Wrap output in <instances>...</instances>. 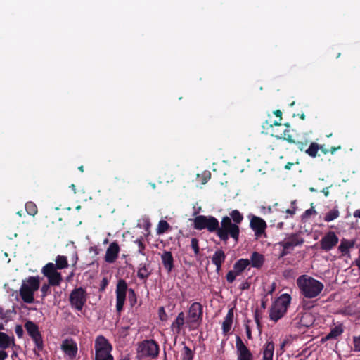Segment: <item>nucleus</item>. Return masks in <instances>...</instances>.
I'll list each match as a JSON object with an SVG mask.
<instances>
[{"label": "nucleus", "instance_id": "nucleus-64", "mask_svg": "<svg viewBox=\"0 0 360 360\" xmlns=\"http://www.w3.org/2000/svg\"><path fill=\"white\" fill-rule=\"evenodd\" d=\"M78 169H79L80 172H84V167H83L82 165H81V166H79V167H78Z\"/></svg>", "mask_w": 360, "mask_h": 360}, {"label": "nucleus", "instance_id": "nucleus-35", "mask_svg": "<svg viewBox=\"0 0 360 360\" xmlns=\"http://www.w3.org/2000/svg\"><path fill=\"white\" fill-rule=\"evenodd\" d=\"M230 218L233 220V224L238 225L243 220V214L238 210H234L230 213Z\"/></svg>", "mask_w": 360, "mask_h": 360}, {"label": "nucleus", "instance_id": "nucleus-12", "mask_svg": "<svg viewBox=\"0 0 360 360\" xmlns=\"http://www.w3.org/2000/svg\"><path fill=\"white\" fill-rule=\"evenodd\" d=\"M86 300V292L82 287L75 288L69 297L70 305L78 311L83 309Z\"/></svg>", "mask_w": 360, "mask_h": 360}, {"label": "nucleus", "instance_id": "nucleus-61", "mask_svg": "<svg viewBox=\"0 0 360 360\" xmlns=\"http://www.w3.org/2000/svg\"><path fill=\"white\" fill-rule=\"evenodd\" d=\"M309 302H305L304 304H303V307L305 309H309L312 307V305H310L309 304Z\"/></svg>", "mask_w": 360, "mask_h": 360}, {"label": "nucleus", "instance_id": "nucleus-3", "mask_svg": "<svg viewBox=\"0 0 360 360\" xmlns=\"http://www.w3.org/2000/svg\"><path fill=\"white\" fill-rule=\"evenodd\" d=\"M40 287V278L39 276H30L22 280V285L19 290V294L22 301L27 304L34 302V292Z\"/></svg>", "mask_w": 360, "mask_h": 360}, {"label": "nucleus", "instance_id": "nucleus-43", "mask_svg": "<svg viewBox=\"0 0 360 360\" xmlns=\"http://www.w3.org/2000/svg\"><path fill=\"white\" fill-rule=\"evenodd\" d=\"M297 146V148L301 150V151H304L305 152V150H306V147L307 146V141H295V143H294Z\"/></svg>", "mask_w": 360, "mask_h": 360}, {"label": "nucleus", "instance_id": "nucleus-26", "mask_svg": "<svg viewBox=\"0 0 360 360\" xmlns=\"http://www.w3.org/2000/svg\"><path fill=\"white\" fill-rule=\"evenodd\" d=\"M147 263H141L137 271V276L142 280H146L151 274L152 271L150 269V262L147 259Z\"/></svg>", "mask_w": 360, "mask_h": 360}, {"label": "nucleus", "instance_id": "nucleus-25", "mask_svg": "<svg viewBox=\"0 0 360 360\" xmlns=\"http://www.w3.org/2000/svg\"><path fill=\"white\" fill-rule=\"evenodd\" d=\"M161 261L167 273H170L174 268V257L169 251H165L161 255Z\"/></svg>", "mask_w": 360, "mask_h": 360}, {"label": "nucleus", "instance_id": "nucleus-6", "mask_svg": "<svg viewBox=\"0 0 360 360\" xmlns=\"http://www.w3.org/2000/svg\"><path fill=\"white\" fill-rule=\"evenodd\" d=\"M291 302V297L289 294L284 293L279 296L273 303L270 311L269 318L276 322L281 319L286 313Z\"/></svg>", "mask_w": 360, "mask_h": 360}, {"label": "nucleus", "instance_id": "nucleus-41", "mask_svg": "<svg viewBox=\"0 0 360 360\" xmlns=\"http://www.w3.org/2000/svg\"><path fill=\"white\" fill-rule=\"evenodd\" d=\"M263 128L265 129L267 127L273 128L274 127H281V124L278 121L268 122L267 120L263 123Z\"/></svg>", "mask_w": 360, "mask_h": 360}, {"label": "nucleus", "instance_id": "nucleus-31", "mask_svg": "<svg viewBox=\"0 0 360 360\" xmlns=\"http://www.w3.org/2000/svg\"><path fill=\"white\" fill-rule=\"evenodd\" d=\"M344 331V328L342 324L335 326L331 328L329 333H328L323 339V341L336 339L338 337L342 335Z\"/></svg>", "mask_w": 360, "mask_h": 360}, {"label": "nucleus", "instance_id": "nucleus-10", "mask_svg": "<svg viewBox=\"0 0 360 360\" xmlns=\"http://www.w3.org/2000/svg\"><path fill=\"white\" fill-rule=\"evenodd\" d=\"M24 326L34 343V353L39 355V353L43 351L44 347L42 335L39 331V326L32 321H26Z\"/></svg>", "mask_w": 360, "mask_h": 360}, {"label": "nucleus", "instance_id": "nucleus-5", "mask_svg": "<svg viewBox=\"0 0 360 360\" xmlns=\"http://www.w3.org/2000/svg\"><path fill=\"white\" fill-rule=\"evenodd\" d=\"M43 275L47 278L48 283H44L41 287V299L44 300L51 292V286H59L63 281L61 273L55 272L52 265H48L41 269Z\"/></svg>", "mask_w": 360, "mask_h": 360}, {"label": "nucleus", "instance_id": "nucleus-58", "mask_svg": "<svg viewBox=\"0 0 360 360\" xmlns=\"http://www.w3.org/2000/svg\"><path fill=\"white\" fill-rule=\"evenodd\" d=\"M353 215L356 218H360V209L355 210Z\"/></svg>", "mask_w": 360, "mask_h": 360}, {"label": "nucleus", "instance_id": "nucleus-59", "mask_svg": "<svg viewBox=\"0 0 360 360\" xmlns=\"http://www.w3.org/2000/svg\"><path fill=\"white\" fill-rule=\"evenodd\" d=\"M293 165H294V164H293V163H292V162H288V163L285 165V169L289 170V169H291V167H292V166Z\"/></svg>", "mask_w": 360, "mask_h": 360}, {"label": "nucleus", "instance_id": "nucleus-14", "mask_svg": "<svg viewBox=\"0 0 360 360\" xmlns=\"http://www.w3.org/2000/svg\"><path fill=\"white\" fill-rule=\"evenodd\" d=\"M304 242V238L299 233H293L287 236L283 240L280 241L278 244L282 248L290 249L291 251L295 247L302 245Z\"/></svg>", "mask_w": 360, "mask_h": 360}, {"label": "nucleus", "instance_id": "nucleus-42", "mask_svg": "<svg viewBox=\"0 0 360 360\" xmlns=\"http://www.w3.org/2000/svg\"><path fill=\"white\" fill-rule=\"evenodd\" d=\"M316 211L313 208H310L307 210L302 214V219H307L309 218L311 214H316Z\"/></svg>", "mask_w": 360, "mask_h": 360}, {"label": "nucleus", "instance_id": "nucleus-57", "mask_svg": "<svg viewBox=\"0 0 360 360\" xmlns=\"http://www.w3.org/2000/svg\"><path fill=\"white\" fill-rule=\"evenodd\" d=\"M285 212L288 214H290L291 216H292L295 213V209H292V210L288 209V210H286Z\"/></svg>", "mask_w": 360, "mask_h": 360}, {"label": "nucleus", "instance_id": "nucleus-52", "mask_svg": "<svg viewBox=\"0 0 360 360\" xmlns=\"http://www.w3.org/2000/svg\"><path fill=\"white\" fill-rule=\"evenodd\" d=\"M250 286V284L249 282L248 281H245V282H243L241 285H240V288L241 290H246V289H248Z\"/></svg>", "mask_w": 360, "mask_h": 360}, {"label": "nucleus", "instance_id": "nucleus-45", "mask_svg": "<svg viewBox=\"0 0 360 360\" xmlns=\"http://www.w3.org/2000/svg\"><path fill=\"white\" fill-rule=\"evenodd\" d=\"M354 345L356 351L360 352V335L354 338Z\"/></svg>", "mask_w": 360, "mask_h": 360}, {"label": "nucleus", "instance_id": "nucleus-51", "mask_svg": "<svg viewBox=\"0 0 360 360\" xmlns=\"http://www.w3.org/2000/svg\"><path fill=\"white\" fill-rule=\"evenodd\" d=\"M245 330H246V335H247L248 338L249 340H251L252 338V332H251L250 328L248 325H246Z\"/></svg>", "mask_w": 360, "mask_h": 360}, {"label": "nucleus", "instance_id": "nucleus-19", "mask_svg": "<svg viewBox=\"0 0 360 360\" xmlns=\"http://www.w3.org/2000/svg\"><path fill=\"white\" fill-rule=\"evenodd\" d=\"M250 226L254 231L255 235L259 237L265 233L267 225L263 219L253 215L250 219Z\"/></svg>", "mask_w": 360, "mask_h": 360}, {"label": "nucleus", "instance_id": "nucleus-30", "mask_svg": "<svg viewBox=\"0 0 360 360\" xmlns=\"http://www.w3.org/2000/svg\"><path fill=\"white\" fill-rule=\"evenodd\" d=\"M11 345H12L13 347H16L14 338L13 337V338L11 339L6 333L0 332V348L5 349L8 348Z\"/></svg>", "mask_w": 360, "mask_h": 360}, {"label": "nucleus", "instance_id": "nucleus-50", "mask_svg": "<svg viewBox=\"0 0 360 360\" xmlns=\"http://www.w3.org/2000/svg\"><path fill=\"white\" fill-rule=\"evenodd\" d=\"M276 289V284L275 283H273L271 285L270 289L267 291L265 295L268 296V295H272L273 292L275 291Z\"/></svg>", "mask_w": 360, "mask_h": 360}, {"label": "nucleus", "instance_id": "nucleus-56", "mask_svg": "<svg viewBox=\"0 0 360 360\" xmlns=\"http://www.w3.org/2000/svg\"><path fill=\"white\" fill-rule=\"evenodd\" d=\"M341 149V146H339L338 147H331L330 149L329 150V152L331 153V154H334L338 150H340Z\"/></svg>", "mask_w": 360, "mask_h": 360}, {"label": "nucleus", "instance_id": "nucleus-38", "mask_svg": "<svg viewBox=\"0 0 360 360\" xmlns=\"http://www.w3.org/2000/svg\"><path fill=\"white\" fill-rule=\"evenodd\" d=\"M135 243H136L138 245V247H139L138 252L139 254L142 255H146V252H145L146 245L143 243V237L137 238L135 240Z\"/></svg>", "mask_w": 360, "mask_h": 360}, {"label": "nucleus", "instance_id": "nucleus-54", "mask_svg": "<svg viewBox=\"0 0 360 360\" xmlns=\"http://www.w3.org/2000/svg\"><path fill=\"white\" fill-rule=\"evenodd\" d=\"M319 150L324 154L329 153V150L327 149L324 145H319Z\"/></svg>", "mask_w": 360, "mask_h": 360}, {"label": "nucleus", "instance_id": "nucleus-9", "mask_svg": "<svg viewBox=\"0 0 360 360\" xmlns=\"http://www.w3.org/2000/svg\"><path fill=\"white\" fill-rule=\"evenodd\" d=\"M159 350V345L154 340H143L138 345L137 359L141 360L144 357L156 358Z\"/></svg>", "mask_w": 360, "mask_h": 360}, {"label": "nucleus", "instance_id": "nucleus-27", "mask_svg": "<svg viewBox=\"0 0 360 360\" xmlns=\"http://www.w3.org/2000/svg\"><path fill=\"white\" fill-rule=\"evenodd\" d=\"M354 240H347L345 238H342L338 247V250L343 256L349 255V249L354 248Z\"/></svg>", "mask_w": 360, "mask_h": 360}, {"label": "nucleus", "instance_id": "nucleus-37", "mask_svg": "<svg viewBox=\"0 0 360 360\" xmlns=\"http://www.w3.org/2000/svg\"><path fill=\"white\" fill-rule=\"evenodd\" d=\"M25 210L28 214L33 217L35 216L38 212L36 204L32 201H29L25 203Z\"/></svg>", "mask_w": 360, "mask_h": 360}, {"label": "nucleus", "instance_id": "nucleus-39", "mask_svg": "<svg viewBox=\"0 0 360 360\" xmlns=\"http://www.w3.org/2000/svg\"><path fill=\"white\" fill-rule=\"evenodd\" d=\"M191 248L193 250L195 255H198L200 253L199 240L196 238H193L191 241Z\"/></svg>", "mask_w": 360, "mask_h": 360}, {"label": "nucleus", "instance_id": "nucleus-47", "mask_svg": "<svg viewBox=\"0 0 360 360\" xmlns=\"http://www.w3.org/2000/svg\"><path fill=\"white\" fill-rule=\"evenodd\" d=\"M254 319H255V322L257 323V327L260 328V326H261L260 316L259 315V313H258L257 310L255 311V315H254Z\"/></svg>", "mask_w": 360, "mask_h": 360}, {"label": "nucleus", "instance_id": "nucleus-48", "mask_svg": "<svg viewBox=\"0 0 360 360\" xmlns=\"http://www.w3.org/2000/svg\"><path fill=\"white\" fill-rule=\"evenodd\" d=\"M267 302H268L267 296L264 295L261 300V307L262 309H266V305H267Z\"/></svg>", "mask_w": 360, "mask_h": 360}, {"label": "nucleus", "instance_id": "nucleus-32", "mask_svg": "<svg viewBox=\"0 0 360 360\" xmlns=\"http://www.w3.org/2000/svg\"><path fill=\"white\" fill-rule=\"evenodd\" d=\"M184 345L183 349L181 352V360H193L195 352L191 348L185 345V342H182Z\"/></svg>", "mask_w": 360, "mask_h": 360}, {"label": "nucleus", "instance_id": "nucleus-7", "mask_svg": "<svg viewBox=\"0 0 360 360\" xmlns=\"http://www.w3.org/2000/svg\"><path fill=\"white\" fill-rule=\"evenodd\" d=\"M95 360H114L110 352L112 347L103 335H99L95 340Z\"/></svg>", "mask_w": 360, "mask_h": 360}, {"label": "nucleus", "instance_id": "nucleus-11", "mask_svg": "<svg viewBox=\"0 0 360 360\" xmlns=\"http://www.w3.org/2000/svg\"><path fill=\"white\" fill-rule=\"evenodd\" d=\"M193 228L196 230L207 229L210 233L216 232L219 221L213 216L198 215L193 220Z\"/></svg>", "mask_w": 360, "mask_h": 360}, {"label": "nucleus", "instance_id": "nucleus-21", "mask_svg": "<svg viewBox=\"0 0 360 360\" xmlns=\"http://www.w3.org/2000/svg\"><path fill=\"white\" fill-rule=\"evenodd\" d=\"M234 318V308L229 309L224 320L222 322L221 329L222 333L224 335H227L231 330L232 324Z\"/></svg>", "mask_w": 360, "mask_h": 360}, {"label": "nucleus", "instance_id": "nucleus-8", "mask_svg": "<svg viewBox=\"0 0 360 360\" xmlns=\"http://www.w3.org/2000/svg\"><path fill=\"white\" fill-rule=\"evenodd\" d=\"M203 316V307L199 302H193L188 308L187 316H186L188 325L189 330L196 329L202 323Z\"/></svg>", "mask_w": 360, "mask_h": 360}, {"label": "nucleus", "instance_id": "nucleus-29", "mask_svg": "<svg viewBox=\"0 0 360 360\" xmlns=\"http://www.w3.org/2000/svg\"><path fill=\"white\" fill-rule=\"evenodd\" d=\"M271 136H274L277 139H283L289 143H295V140L293 139V136L290 134V129H284L282 133H276L271 132Z\"/></svg>", "mask_w": 360, "mask_h": 360}, {"label": "nucleus", "instance_id": "nucleus-23", "mask_svg": "<svg viewBox=\"0 0 360 360\" xmlns=\"http://www.w3.org/2000/svg\"><path fill=\"white\" fill-rule=\"evenodd\" d=\"M56 264L52 262L47 263L42 269H45L48 265H52L55 272H58L57 269H64L68 267V257L64 255H58L55 259Z\"/></svg>", "mask_w": 360, "mask_h": 360}, {"label": "nucleus", "instance_id": "nucleus-13", "mask_svg": "<svg viewBox=\"0 0 360 360\" xmlns=\"http://www.w3.org/2000/svg\"><path fill=\"white\" fill-rule=\"evenodd\" d=\"M250 265V262L248 259H240L233 264V269L228 271L226 278L229 283H232L236 276L240 275L245 269Z\"/></svg>", "mask_w": 360, "mask_h": 360}, {"label": "nucleus", "instance_id": "nucleus-55", "mask_svg": "<svg viewBox=\"0 0 360 360\" xmlns=\"http://www.w3.org/2000/svg\"><path fill=\"white\" fill-rule=\"evenodd\" d=\"M274 114L277 117H279V120L281 121L282 120V112L280 110H276L274 112Z\"/></svg>", "mask_w": 360, "mask_h": 360}, {"label": "nucleus", "instance_id": "nucleus-18", "mask_svg": "<svg viewBox=\"0 0 360 360\" xmlns=\"http://www.w3.org/2000/svg\"><path fill=\"white\" fill-rule=\"evenodd\" d=\"M61 349L70 359H73L77 354L78 347L73 339L67 338L62 342Z\"/></svg>", "mask_w": 360, "mask_h": 360}, {"label": "nucleus", "instance_id": "nucleus-28", "mask_svg": "<svg viewBox=\"0 0 360 360\" xmlns=\"http://www.w3.org/2000/svg\"><path fill=\"white\" fill-rule=\"evenodd\" d=\"M252 267L260 269L264 262V256L257 252H253L249 259Z\"/></svg>", "mask_w": 360, "mask_h": 360}, {"label": "nucleus", "instance_id": "nucleus-53", "mask_svg": "<svg viewBox=\"0 0 360 360\" xmlns=\"http://www.w3.org/2000/svg\"><path fill=\"white\" fill-rule=\"evenodd\" d=\"M7 357V353L4 350H0V360H5Z\"/></svg>", "mask_w": 360, "mask_h": 360}, {"label": "nucleus", "instance_id": "nucleus-46", "mask_svg": "<svg viewBox=\"0 0 360 360\" xmlns=\"http://www.w3.org/2000/svg\"><path fill=\"white\" fill-rule=\"evenodd\" d=\"M159 316H160V320H162V321H165L167 319V316L164 309V307H161L159 309Z\"/></svg>", "mask_w": 360, "mask_h": 360}, {"label": "nucleus", "instance_id": "nucleus-33", "mask_svg": "<svg viewBox=\"0 0 360 360\" xmlns=\"http://www.w3.org/2000/svg\"><path fill=\"white\" fill-rule=\"evenodd\" d=\"M319 150V145L315 142L311 143L309 147L305 150V153L311 158H315L317 155L318 150Z\"/></svg>", "mask_w": 360, "mask_h": 360}, {"label": "nucleus", "instance_id": "nucleus-36", "mask_svg": "<svg viewBox=\"0 0 360 360\" xmlns=\"http://www.w3.org/2000/svg\"><path fill=\"white\" fill-rule=\"evenodd\" d=\"M170 229V225L169 223L165 220H160L158 223L157 228V233L158 235L162 234Z\"/></svg>", "mask_w": 360, "mask_h": 360}, {"label": "nucleus", "instance_id": "nucleus-24", "mask_svg": "<svg viewBox=\"0 0 360 360\" xmlns=\"http://www.w3.org/2000/svg\"><path fill=\"white\" fill-rule=\"evenodd\" d=\"M274 353V343L272 340H268L262 349V360H273Z\"/></svg>", "mask_w": 360, "mask_h": 360}, {"label": "nucleus", "instance_id": "nucleus-40", "mask_svg": "<svg viewBox=\"0 0 360 360\" xmlns=\"http://www.w3.org/2000/svg\"><path fill=\"white\" fill-rule=\"evenodd\" d=\"M288 343V340L284 339L279 345V348L276 350V355L281 356L285 352V347Z\"/></svg>", "mask_w": 360, "mask_h": 360}, {"label": "nucleus", "instance_id": "nucleus-20", "mask_svg": "<svg viewBox=\"0 0 360 360\" xmlns=\"http://www.w3.org/2000/svg\"><path fill=\"white\" fill-rule=\"evenodd\" d=\"M120 251V248L117 242H112L106 250L104 257L105 261L109 264L114 263L118 257Z\"/></svg>", "mask_w": 360, "mask_h": 360}, {"label": "nucleus", "instance_id": "nucleus-44", "mask_svg": "<svg viewBox=\"0 0 360 360\" xmlns=\"http://www.w3.org/2000/svg\"><path fill=\"white\" fill-rule=\"evenodd\" d=\"M15 332L19 338H22L23 337L24 330L21 325H17L15 326Z\"/></svg>", "mask_w": 360, "mask_h": 360}, {"label": "nucleus", "instance_id": "nucleus-63", "mask_svg": "<svg viewBox=\"0 0 360 360\" xmlns=\"http://www.w3.org/2000/svg\"><path fill=\"white\" fill-rule=\"evenodd\" d=\"M300 117L301 120H304L305 119V115L304 113H302L300 115Z\"/></svg>", "mask_w": 360, "mask_h": 360}, {"label": "nucleus", "instance_id": "nucleus-34", "mask_svg": "<svg viewBox=\"0 0 360 360\" xmlns=\"http://www.w3.org/2000/svg\"><path fill=\"white\" fill-rule=\"evenodd\" d=\"M340 216V212L338 209L334 208L330 210L328 213L326 214L323 220L326 222H330L331 221L335 220Z\"/></svg>", "mask_w": 360, "mask_h": 360}, {"label": "nucleus", "instance_id": "nucleus-1", "mask_svg": "<svg viewBox=\"0 0 360 360\" xmlns=\"http://www.w3.org/2000/svg\"><path fill=\"white\" fill-rule=\"evenodd\" d=\"M297 285L301 295L309 299L319 296L324 288L321 281L305 274L297 278Z\"/></svg>", "mask_w": 360, "mask_h": 360}, {"label": "nucleus", "instance_id": "nucleus-4", "mask_svg": "<svg viewBox=\"0 0 360 360\" xmlns=\"http://www.w3.org/2000/svg\"><path fill=\"white\" fill-rule=\"evenodd\" d=\"M217 236L221 240L226 242L229 238H232L236 242H238L240 235V228L238 225L233 224L231 219L225 216L221 221V226L216 231Z\"/></svg>", "mask_w": 360, "mask_h": 360}, {"label": "nucleus", "instance_id": "nucleus-62", "mask_svg": "<svg viewBox=\"0 0 360 360\" xmlns=\"http://www.w3.org/2000/svg\"><path fill=\"white\" fill-rule=\"evenodd\" d=\"M115 179L116 181H122V182H123V183H124V182L126 181H125V179H124V178L121 177V176H116V177L115 178Z\"/></svg>", "mask_w": 360, "mask_h": 360}, {"label": "nucleus", "instance_id": "nucleus-17", "mask_svg": "<svg viewBox=\"0 0 360 360\" xmlns=\"http://www.w3.org/2000/svg\"><path fill=\"white\" fill-rule=\"evenodd\" d=\"M339 238L333 231H328L320 240L321 249L328 252L338 243Z\"/></svg>", "mask_w": 360, "mask_h": 360}, {"label": "nucleus", "instance_id": "nucleus-49", "mask_svg": "<svg viewBox=\"0 0 360 360\" xmlns=\"http://www.w3.org/2000/svg\"><path fill=\"white\" fill-rule=\"evenodd\" d=\"M291 252L292 251L290 249H285V248H283V250H281L279 257H283L287 255L290 254Z\"/></svg>", "mask_w": 360, "mask_h": 360}, {"label": "nucleus", "instance_id": "nucleus-15", "mask_svg": "<svg viewBox=\"0 0 360 360\" xmlns=\"http://www.w3.org/2000/svg\"><path fill=\"white\" fill-rule=\"evenodd\" d=\"M187 323L188 320L184 312H179L171 325V330L175 335V339L184 331L185 328H188Z\"/></svg>", "mask_w": 360, "mask_h": 360}, {"label": "nucleus", "instance_id": "nucleus-16", "mask_svg": "<svg viewBox=\"0 0 360 360\" xmlns=\"http://www.w3.org/2000/svg\"><path fill=\"white\" fill-rule=\"evenodd\" d=\"M237 360H253V355L250 349L245 345L241 338H236Z\"/></svg>", "mask_w": 360, "mask_h": 360}, {"label": "nucleus", "instance_id": "nucleus-60", "mask_svg": "<svg viewBox=\"0 0 360 360\" xmlns=\"http://www.w3.org/2000/svg\"><path fill=\"white\" fill-rule=\"evenodd\" d=\"M355 265L360 269V256L355 260Z\"/></svg>", "mask_w": 360, "mask_h": 360}, {"label": "nucleus", "instance_id": "nucleus-2", "mask_svg": "<svg viewBox=\"0 0 360 360\" xmlns=\"http://www.w3.org/2000/svg\"><path fill=\"white\" fill-rule=\"evenodd\" d=\"M128 291V300L131 307L137 302L136 295L132 288L128 289L127 283L124 279H120L116 286V310L120 314L123 310L126 300V294Z\"/></svg>", "mask_w": 360, "mask_h": 360}, {"label": "nucleus", "instance_id": "nucleus-22", "mask_svg": "<svg viewBox=\"0 0 360 360\" xmlns=\"http://www.w3.org/2000/svg\"><path fill=\"white\" fill-rule=\"evenodd\" d=\"M226 254L221 249L217 250L212 257V262L216 266V271L219 273L221 269L222 264L226 259Z\"/></svg>", "mask_w": 360, "mask_h": 360}]
</instances>
